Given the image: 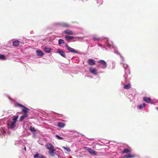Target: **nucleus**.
Masks as SVG:
<instances>
[{"label":"nucleus","instance_id":"bb28decb","mask_svg":"<svg viewBox=\"0 0 158 158\" xmlns=\"http://www.w3.org/2000/svg\"><path fill=\"white\" fill-rule=\"evenodd\" d=\"M19 42L18 40H15L13 43V46L15 47L18 46L19 44Z\"/></svg>","mask_w":158,"mask_h":158},{"label":"nucleus","instance_id":"4468645a","mask_svg":"<svg viewBox=\"0 0 158 158\" xmlns=\"http://www.w3.org/2000/svg\"><path fill=\"white\" fill-rule=\"evenodd\" d=\"M37 55L38 56L40 57L43 56L44 55V53L42 52V51L39 49H38L36 51Z\"/></svg>","mask_w":158,"mask_h":158},{"label":"nucleus","instance_id":"cd10ccee","mask_svg":"<svg viewBox=\"0 0 158 158\" xmlns=\"http://www.w3.org/2000/svg\"><path fill=\"white\" fill-rule=\"evenodd\" d=\"M64 44V41L62 39H59L58 40V44L60 46L61 44Z\"/></svg>","mask_w":158,"mask_h":158},{"label":"nucleus","instance_id":"2eb2a0df","mask_svg":"<svg viewBox=\"0 0 158 158\" xmlns=\"http://www.w3.org/2000/svg\"><path fill=\"white\" fill-rule=\"evenodd\" d=\"M87 63L89 65H94L95 64V61L92 59H89L87 61Z\"/></svg>","mask_w":158,"mask_h":158},{"label":"nucleus","instance_id":"79ce46f5","mask_svg":"<svg viewBox=\"0 0 158 158\" xmlns=\"http://www.w3.org/2000/svg\"><path fill=\"white\" fill-rule=\"evenodd\" d=\"M85 141H86L85 140H83L81 141L82 142H85Z\"/></svg>","mask_w":158,"mask_h":158},{"label":"nucleus","instance_id":"a18cd8bd","mask_svg":"<svg viewBox=\"0 0 158 158\" xmlns=\"http://www.w3.org/2000/svg\"><path fill=\"white\" fill-rule=\"evenodd\" d=\"M24 148H26V147H24Z\"/></svg>","mask_w":158,"mask_h":158},{"label":"nucleus","instance_id":"4c0bfd02","mask_svg":"<svg viewBox=\"0 0 158 158\" xmlns=\"http://www.w3.org/2000/svg\"><path fill=\"white\" fill-rule=\"evenodd\" d=\"M6 95L10 100H11V98L9 96L7 95Z\"/></svg>","mask_w":158,"mask_h":158},{"label":"nucleus","instance_id":"f03ea898","mask_svg":"<svg viewBox=\"0 0 158 158\" xmlns=\"http://www.w3.org/2000/svg\"><path fill=\"white\" fill-rule=\"evenodd\" d=\"M109 144L110 145H109L108 148H111L113 147H115L117 148H130L127 144L125 143H118L116 144V143L114 142L110 141Z\"/></svg>","mask_w":158,"mask_h":158},{"label":"nucleus","instance_id":"4be33fe9","mask_svg":"<svg viewBox=\"0 0 158 158\" xmlns=\"http://www.w3.org/2000/svg\"><path fill=\"white\" fill-rule=\"evenodd\" d=\"M102 146L104 147H105L106 146V145H104V144H100L99 143H93V148H98L99 147V146Z\"/></svg>","mask_w":158,"mask_h":158},{"label":"nucleus","instance_id":"e433bc0d","mask_svg":"<svg viewBox=\"0 0 158 158\" xmlns=\"http://www.w3.org/2000/svg\"><path fill=\"white\" fill-rule=\"evenodd\" d=\"M65 151H67V152H70V149H64Z\"/></svg>","mask_w":158,"mask_h":158},{"label":"nucleus","instance_id":"7c9ffc66","mask_svg":"<svg viewBox=\"0 0 158 158\" xmlns=\"http://www.w3.org/2000/svg\"><path fill=\"white\" fill-rule=\"evenodd\" d=\"M146 106V104L145 103H143L142 104H140L138 106L140 109H142L144 107Z\"/></svg>","mask_w":158,"mask_h":158},{"label":"nucleus","instance_id":"c9c22d12","mask_svg":"<svg viewBox=\"0 0 158 158\" xmlns=\"http://www.w3.org/2000/svg\"><path fill=\"white\" fill-rule=\"evenodd\" d=\"M56 136L57 138V139H58L60 140V139H63V138L61 137H60L59 135H56Z\"/></svg>","mask_w":158,"mask_h":158},{"label":"nucleus","instance_id":"49530a36","mask_svg":"<svg viewBox=\"0 0 158 158\" xmlns=\"http://www.w3.org/2000/svg\"><path fill=\"white\" fill-rule=\"evenodd\" d=\"M156 109H157L158 108L157 107H156Z\"/></svg>","mask_w":158,"mask_h":158},{"label":"nucleus","instance_id":"423d86ee","mask_svg":"<svg viewBox=\"0 0 158 158\" xmlns=\"http://www.w3.org/2000/svg\"><path fill=\"white\" fill-rule=\"evenodd\" d=\"M14 106L15 107H23V109L22 110V111L25 113H27L28 111L30 110L29 109L24 106L18 103H15L14 104Z\"/></svg>","mask_w":158,"mask_h":158},{"label":"nucleus","instance_id":"f3484780","mask_svg":"<svg viewBox=\"0 0 158 158\" xmlns=\"http://www.w3.org/2000/svg\"><path fill=\"white\" fill-rule=\"evenodd\" d=\"M34 158H45V157L44 156L38 153L35 154L34 156Z\"/></svg>","mask_w":158,"mask_h":158},{"label":"nucleus","instance_id":"09e8293b","mask_svg":"<svg viewBox=\"0 0 158 158\" xmlns=\"http://www.w3.org/2000/svg\"><path fill=\"white\" fill-rule=\"evenodd\" d=\"M157 102H158V101H157Z\"/></svg>","mask_w":158,"mask_h":158},{"label":"nucleus","instance_id":"412c9836","mask_svg":"<svg viewBox=\"0 0 158 158\" xmlns=\"http://www.w3.org/2000/svg\"><path fill=\"white\" fill-rule=\"evenodd\" d=\"M64 37L68 41H69L70 40H73L74 38V37L73 36H69L67 35L65 36Z\"/></svg>","mask_w":158,"mask_h":158},{"label":"nucleus","instance_id":"393cba45","mask_svg":"<svg viewBox=\"0 0 158 158\" xmlns=\"http://www.w3.org/2000/svg\"><path fill=\"white\" fill-rule=\"evenodd\" d=\"M28 116V115L27 113H25L20 118V121H21L23 120L25 118L27 117Z\"/></svg>","mask_w":158,"mask_h":158},{"label":"nucleus","instance_id":"a211bd4d","mask_svg":"<svg viewBox=\"0 0 158 158\" xmlns=\"http://www.w3.org/2000/svg\"><path fill=\"white\" fill-rule=\"evenodd\" d=\"M64 33L69 35H73L74 34L73 32L72 31L69 30L64 31Z\"/></svg>","mask_w":158,"mask_h":158},{"label":"nucleus","instance_id":"1a4fd4ad","mask_svg":"<svg viewBox=\"0 0 158 158\" xmlns=\"http://www.w3.org/2000/svg\"><path fill=\"white\" fill-rule=\"evenodd\" d=\"M89 71L94 75H97L98 73V71L96 69L93 67H90L89 68Z\"/></svg>","mask_w":158,"mask_h":158},{"label":"nucleus","instance_id":"a878e982","mask_svg":"<svg viewBox=\"0 0 158 158\" xmlns=\"http://www.w3.org/2000/svg\"><path fill=\"white\" fill-rule=\"evenodd\" d=\"M131 85L130 83H128L127 85L123 84V87L124 89H129L131 88Z\"/></svg>","mask_w":158,"mask_h":158},{"label":"nucleus","instance_id":"dca6fc26","mask_svg":"<svg viewBox=\"0 0 158 158\" xmlns=\"http://www.w3.org/2000/svg\"><path fill=\"white\" fill-rule=\"evenodd\" d=\"M87 151L91 155H97V152L93 150L92 149H86Z\"/></svg>","mask_w":158,"mask_h":158},{"label":"nucleus","instance_id":"0eeeda50","mask_svg":"<svg viewBox=\"0 0 158 158\" xmlns=\"http://www.w3.org/2000/svg\"><path fill=\"white\" fill-rule=\"evenodd\" d=\"M105 44L109 48H113V42L109 40L107 38H106L104 40Z\"/></svg>","mask_w":158,"mask_h":158},{"label":"nucleus","instance_id":"473e14b6","mask_svg":"<svg viewBox=\"0 0 158 158\" xmlns=\"http://www.w3.org/2000/svg\"><path fill=\"white\" fill-rule=\"evenodd\" d=\"M131 152V150H129V149H125L122 152L123 153H127L130 152Z\"/></svg>","mask_w":158,"mask_h":158},{"label":"nucleus","instance_id":"aec40b11","mask_svg":"<svg viewBox=\"0 0 158 158\" xmlns=\"http://www.w3.org/2000/svg\"><path fill=\"white\" fill-rule=\"evenodd\" d=\"M46 141V139H40L38 141V143L40 145H43L45 144Z\"/></svg>","mask_w":158,"mask_h":158},{"label":"nucleus","instance_id":"9d476101","mask_svg":"<svg viewBox=\"0 0 158 158\" xmlns=\"http://www.w3.org/2000/svg\"><path fill=\"white\" fill-rule=\"evenodd\" d=\"M57 52L62 57L64 58H67L66 57L65 52L63 50L59 49L57 51Z\"/></svg>","mask_w":158,"mask_h":158},{"label":"nucleus","instance_id":"c756f323","mask_svg":"<svg viewBox=\"0 0 158 158\" xmlns=\"http://www.w3.org/2000/svg\"><path fill=\"white\" fill-rule=\"evenodd\" d=\"M7 58L5 56H4L2 54H0V59L3 60H6Z\"/></svg>","mask_w":158,"mask_h":158},{"label":"nucleus","instance_id":"f704fd0d","mask_svg":"<svg viewBox=\"0 0 158 158\" xmlns=\"http://www.w3.org/2000/svg\"><path fill=\"white\" fill-rule=\"evenodd\" d=\"M93 39L94 41H98L101 39V38L99 37L97 38L96 37H93Z\"/></svg>","mask_w":158,"mask_h":158},{"label":"nucleus","instance_id":"9b49d317","mask_svg":"<svg viewBox=\"0 0 158 158\" xmlns=\"http://www.w3.org/2000/svg\"><path fill=\"white\" fill-rule=\"evenodd\" d=\"M57 24L63 27H68L70 26L69 24L65 22H59Z\"/></svg>","mask_w":158,"mask_h":158},{"label":"nucleus","instance_id":"5701e85b","mask_svg":"<svg viewBox=\"0 0 158 158\" xmlns=\"http://www.w3.org/2000/svg\"><path fill=\"white\" fill-rule=\"evenodd\" d=\"M44 50L45 52L48 53H50L51 50V48H48L46 46L44 47Z\"/></svg>","mask_w":158,"mask_h":158},{"label":"nucleus","instance_id":"72a5a7b5","mask_svg":"<svg viewBox=\"0 0 158 158\" xmlns=\"http://www.w3.org/2000/svg\"><path fill=\"white\" fill-rule=\"evenodd\" d=\"M30 129L32 132H36L35 129L34 127H30Z\"/></svg>","mask_w":158,"mask_h":158},{"label":"nucleus","instance_id":"6e6552de","mask_svg":"<svg viewBox=\"0 0 158 158\" xmlns=\"http://www.w3.org/2000/svg\"><path fill=\"white\" fill-rule=\"evenodd\" d=\"M67 49L69 52L72 53H78V52L76 51L74 49L69 47L68 44H66L65 45Z\"/></svg>","mask_w":158,"mask_h":158},{"label":"nucleus","instance_id":"b1692460","mask_svg":"<svg viewBox=\"0 0 158 158\" xmlns=\"http://www.w3.org/2000/svg\"><path fill=\"white\" fill-rule=\"evenodd\" d=\"M135 157V156L130 154H127L124 156V158H132Z\"/></svg>","mask_w":158,"mask_h":158},{"label":"nucleus","instance_id":"2f4dec72","mask_svg":"<svg viewBox=\"0 0 158 158\" xmlns=\"http://www.w3.org/2000/svg\"><path fill=\"white\" fill-rule=\"evenodd\" d=\"M97 1V3L98 4H99V5H102L103 3V0H96Z\"/></svg>","mask_w":158,"mask_h":158},{"label":"nucleus","instance_id":"20e7f679","mask_svg":"<svg viewBox=\"0 0 158 158\" xmlns=\"http://www.w3.org/2000/svg\"><path fill=\"white\" fill-rule=\"evenodd\" d=\"M123 77L124 82L126 83L129 82L131 77L130 70L127 69V71L125 72V74H124Z\"/></svg>","mask_w":158,"mask_h":158},{"label":"nucleus","instance_id":"ddd939ff","mask_svg":"<svg viewBox=\"0 0 158 158\" xmlns=\"http://www.w3.org/2000/svg\"><path fill=\"white\" fill-rule=\"evenodd\" d=\"M143 100L147 103H150L151 104H153V102H151L152 100L150 98L144 97L143 98Z\"/></svg>","mask_w":158,"mask_h":158},{"label":"nucleus","instance_id":"39448f33","mask_svg":"<svg viewBox=\"0 0 158 158\" xmlns=\"http://www.w3.org/2000/svg\"><path fill=\"white\" fill-rule=\"evenodd\" d=\"M98 62L99 63L98 66L102 69H104L107 67V64L106 62L104 60H101L98 61Z\"/></svg>","mask_w":158,"mask_h":158},{"label":"nucleus","instance_id":"c85d7f7f","mask_svg":"<svg viewBox=\"0 0 158 158\" xmlns=\"http://www.w3.org/2000/svg\"><path fill=\"white\" fill-rule=\"evenodd\" d=\"M46 148H54V147L52 144L48 143L46 144Z\"/></svg>","mask_w":158,"mask_h":158},{"label":"nucleus","instance_id":"f8f14e48","mask_svg":"<svg viewBox=\"0 0 158 158\" xmlns=\"http://www.w3.org/2000/svg\"><path fill=\"white\" fill-rule=\"evenodd\" d=\"M49 149V153L51 156H53L56 155H57V154L55 152L56 150L55 149Z\"/></svg>","mask_w":158,"mask_h":158},{"label":"nucleus","instance_id":"f257e3e1","mask_svg":"<svg viewBox=\"0 0 158 158\" xmlns=\"http://www.w3.org/2000/svg\"><path fill=\"white\" fill-rule=\"evenodd\" d=\"M18 118V115L13 116L11 119H9L6 124H2V121H0V136L3 137L8 130H14L15 127L16 123Z\"/></svg>","mask_w":158,"mask_h":158},{"label":"nucleus","instance_id":"58836bf2","mask_svg":"<svg viewBox=\"0 0 158 158\" xmlns=\"http://www.w3.org/2000/svg\"><path fill=\"white\" fill-rule=\"evenodd\" d=\"M98 45L99 47H101L102 48H104V47H102V45L101 44H98Z\"/></svg>","mask_w":158,"mask_h":158},{"label":"nucleus","instance_id":"de8ad7c7","mask_svg":"<svg viewBox=\"0 0 158 158\" xmlns=\"http://www.w3.org/2000/svg\"><path fill=\"white\" fill-rule=\"evenodd\" d=\"M86 1H87L88 0H85Z\"/></svg>","mask_w":158,"mask_h":158},{"label":"nucleus","instance_id":"c03bdc74","mask_svg":"<svg viewBox=\"0 0 158 158\" xmlns=\"http://www.w3.org/2000/svg\"><path fill=\"white\" fill-rule=\"evenodd\" d=\"M24 149V150H25V151H26V149Z\"/></svg>","mask_w":158,"mask_h":158},{"label":"nucleus","instance_id":"37998d69","mask_svg":"<svg viewBox=\"0 0 158 158\" xmlns=\"http://www.w3.org/2000/svg\"><path fill=\"white\" fill-rule=\"evenodd\" d=\"M33 136H34V137H35V135H33Z\"/></svg>","mask_w":158,"mask_h":158},{"label":"nucleus","instance_id":"7ed1b4c3","mask_svg":"<svg viewBox=\"0 0 158 158\" xmlns=\"http://www.w3.org/2000/svg\"><path fill=\"white\" fill-rule=\"evenodd\" d=\"M114 53L116 54H117L120 56L121 60V61L120 62V63L123 64V66L124 68V72L127 71V70L128 69L129 70H130L129 68L128 65L127 64H124V58L123 57L121 54L119 53V52L117 51H114Z\"/></svg>","mask_w":158,"mask_h":158},{"label":"nucleus","instance_id":"6ab92c4d","mask_svg":"<svg viewBox=\"0 0 158 158\" xmlns=\"http://www.w3.org/2000/svg\"><path fill=\"white\" fill-rule=\"evenodd\" d=\"M57 126L60 128H63L65 126V124L64 123L58 122H57Z\"/></svg>","mask_w":158,"mask_h":158},{"label":"nucleus","instance_id":"a19ab883","mask_svg":"<svg viewBox=\"0 0 158 158\" xmlns=\"http://www.w3.org/2000/svg\"><path fill=\"white\" fill-rule=\"evenodd\" d=\"M62 148H66L65 147H62ZM68 148H69V147Z\"/></svg>","mask_w":158,"mask_h":158},{"label":"nucleus","instance_id":"ea45409f","mask_svg":"<svg viewBox=\"0 0 158 158\" xmlns=\"http://www.w3.org/2000/svg\"><path fill=\"white\" fill-rule=\"evenodd\" d=\"M83 148H89V147H85Z\"/></svg>","mask_w":158,"mask_h":158}]
</instances>
